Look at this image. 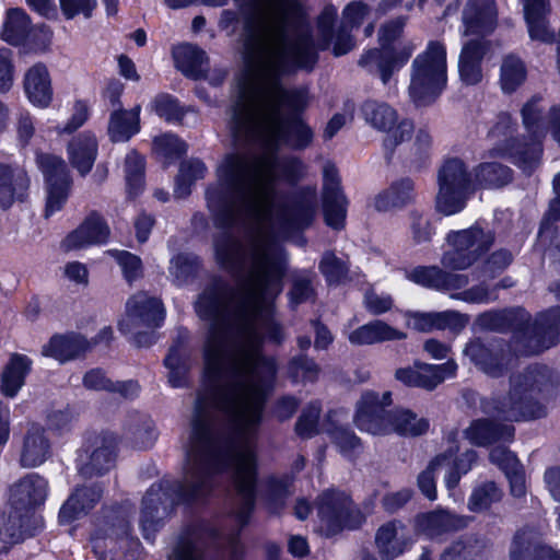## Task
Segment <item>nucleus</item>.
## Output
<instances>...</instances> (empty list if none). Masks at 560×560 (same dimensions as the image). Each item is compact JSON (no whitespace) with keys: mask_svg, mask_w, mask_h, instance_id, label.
<instances>
[{"mask_svg":"<svg viewBox=\"0 0 560 560\" xmlns=\"http://www.w3.org/2000/svg\"><path fill=\"white\" fill-rule=\"evenodd\" d=\"M307 174L298 158L279 159L233 152L217 168L218 184L207 189V203L218 225L243 218L257 225L256 234L240 240L230 234L214 242L215 258L237 276L231 290L211 287L196 302L199 317L210 320L203 346V376L199 390H268L277 373L275 359L261 355L262 336L284 339L273 318V300L282 291L287 255L269 238L268 226L305 229L315 218L317 191L303 187L282 200L277 185H295Z\"/></svg>","mask_w":560,"mask_h":560,"instance_id":"1","label":"nucleus"},{"mask_svg":"<svg viewBox=\"0 0 560 560\" xmlns=\"http://www.w3.org/2000/svg\"><path fill=\"white\" fill-rule=\"evenodd\" d=\"M316 61L315 48L246 40V68L230 121L236 143L257 141L270 151L280 143L295 150L312 143L314 132L300 117L310 104L308 92L287 90L280 78L295 69L311 70Z\"/></svg>","mask_w":560,"mask_h":560,"instance_id":"2","label":"nucleus"},{"mask_svg":"<svg viewBox=\"0 0 560 560\" xmlns=\"http://www.w3.org/2000/svg\"><path fill=\"white\" fill-rule=\"evenodd\" d=\"M247 40L315 48L300 0H256L255 27Z\"/></svg>","mask_w":560,"mask_h":560,"instance_id":"3","label":"nucleus"},{"mask_svg":"<svg viewBox=\"0 0 560 560\" xmlns=\"http://www.w3.org/2000/svg\"><path fill=\"white\" fill-rule=\"evenodd\" d=\"M550 385L547 368L534 366L510 378L509 392L483 404L488 415L505 421L537 419L545 415L541 396Z\"/></svg>","mask_w":560,"mask_h":560,"instance_id":"4","label":"nucleus"},{"mask_svg":"<svg viewBox=\"0 0 560 560\" xmlns=\"http://www.w3.org/2000/svg\"><path fill=\"white\" fill-rule=\"evenodd\" d=\"M390 404V392H384L382 396L375 392H365L357 405V427L373 435L397 433L402 436H419L428 432V419L404 408L386 411L385 407Z\"/></svg>","mask_w":560,"mask_h":560,"instance_id":"5","label":"nucleus"},{"mask_svg":"<svg viewBox=\"0 0 560 560\" xmlns=\"http://www.w3.org/2000/svg\"><path fill=\"white\" fill-rule=\"evenodd\" d=\"M405 24L404 18H397L382 25L378 31L381 47L366 50L359 59V66L377 75L384 85L390 83L394 74L409 61L417 49V44L411 39L398 42Z\"/></svg>","mask_w":560,"mask_h":560,"instance_id":"6","label":"nucleus"},{"mask_svg":"<svg viewBox=\"0 0 560 560\" xmlns=\"http://www.w3.org/2000/svg\"><path fill=\"white\" fill-rule=\"evenodd\" d=\"M488 155L509 160L526 173L539 164L542 147L538 141H527L517 133V121L509 114L501 113L487 133Z\"/></svg>","mask_w":560,"mask_h":560,"instance_id":"7","label":"nucleus"},{"mask_svg":"<svg viewBox=\"0 0 560 560\" xmlns=\"http://www.w3.org/2000/svg\"><path fill=\"white\" fill-rule=\"evenodd\" d=\"M447 82L446 49L439 42H430L425 50L411 63L408 93L416 106L433 103Z\"/></svg>","mask_w":560,"mask_h":560,"instance_id":"8","label":"nucleus"},{"mask_svg":"<svg viewBox=\"0 0 560 560\" xmlns=\"http://www.w3.org/2000/svg\"><path fill=\"white\" fill-rule=\"evenodd\" d=\"M438 185L436 208L445 215L462 211L467 198L475 191L472 172L457 158L443 162L438 172Z\"/></svg>","mask_w":560,"mask_h":560,"instance_id":"9","label":"nucleus"},{"mask_svg":"<svg viewBox=\"0 0 560 560\" xmlns=\"http://www.w3.org/2000/svg\"><path fill=\"white\" fill-rule=\"evenodd\" d=\"M364 121L374 130L383 132L385 156L389 161L398 145L411 139L413 122L399 115L398 110L386 102L365 101L360 108Z\"/></svg>","mask_w":560,"mask_h":560,"instance_id":"10","label":"nucleus"},{"mask_svg":"<svg viewBox=\"0 0 560 560\" xmlns=\"http://www.w3.org/2000/svg\"><path fill=\"white\" fill-rule=\"evenodd\" d=\"M318 532L327 537L343 529L358 528L364 521L361 511L342 491L328 489L316 501Z\"/></svg>","mask_w":560,"mask_h":560,"instance_id":"11","label":"nucleus"},{"mask_svg":"<svg viewBox=\"0 0 560 560\" xmlns=\"http://www.w3.org/2000/svg\"><path fill=\"white\" fill-rule=\"evenodd\" d=\"M447 242L453 249L442 257V265L450 269H466L471 266L493 243L490 231L474 226L468 230L451 232Z\"/></svg>","mask_w":560,"mask_h":560,"instance_id":"12","label":"nucleus"},{"mask_svg":"<svg viewBox=\"0 0 560 560\" xmlns=\"http://www.w3.org/2000/svg\"><path fill=\"white\" fill-rule=\"evenodd\" d=\"M36 164L46 180L45 217L48 218L60 211L65 206L71 189V177L66 162L57 155L38 152Z\"/></svg>","mask_w":560,"mask_h":560,"instance_id":"13","label":"nucleus"},{"mask_svg":"<svg viewBox=\"0 0 560 560\" xmlns=\"http://www.w3.org/2000/svg\"><path fill=\"white\" fill-rule=\"evenodd\" d=\"M164 317L165 312L160 300L145 292H138L128 299L126 313L118 328L122 334H131L138 328L152 329L159 327Z\"/></svg>","mask_w":560,"mask_h":560,"instance_id":"14","label":"nucleus"},{"mask_svg":"<svg viewBox=\"0 0 560 560\" xmlns=\"http://www.w3.org/2000/svg\"><path fill=\"white\" fill-rule=\"evenodd\" d=\"M560 307L540 313L532 327H527L516 349L525 355L537 354L559 341Z\"/></svg>","mask_w":560,"mask_h":560,"instance_id":"15","label":"nucleus"},{"mask_svg":"<svg viewBox=\"0 0 560 560\" xmlns=\"http://www.w3.org/2000/svg\"><path fill=\"white\" fill-rule=\"evenodd\" d=\"M323 210L327 225L339 230L343 228L347 213V198L340 187V177L336 166L329 162L323 168Z\"/></svg>","mask_w":560,"mask_h":560,"instance_id":"16","label":"nucleus"},{"mask_svg":"<svg viewBox=\"0 0 560 560\" xmlns=\"http://www.w3.org/2000/svg\"><path fill=\"white\" fill-rule=\"evenodd\" d=\"M457 364L448 360L443 364H428L416 362L413 366L396 370L395 377L406 386L434 389L446 378L455 376Z\"/></svg>","mask_w":560,"mask_h":560,"instance_id":"17","label":"nucleus"},{"mask_svg":"<svg viewBox=\"0 0 560 560\" xmlns=\"http://www.w3.org/2000/svg\"><path fill=\"white\" fill-rule=\"evenodd\" d=\"M47 493V480L36 472H31L11 486L9 503L15 511L33 514L36 508L44 504Z\"/></svg>","mask_w":560,"mask_h":560,"instance_id":"18","label":"nucleus"},{"mask_svg":"<svg viewBox=\"0 0 560 560\" xmlns=\"http://www.w3.org/2000/svg\"><path fill=\"white\" fill-rule=\"evenodd\" d=\"M542 529L526 526L520 529L510 549V560H560V551L541 542Z\"/></svg>","mask_w":560,"mask_h":560,"instance_id":"19","label":"nucleus"},{"mask_svg":"<svg viewBox=\"0 0 560 560\" xmlns=\"http://www.w3.org/2000/svg\"><path fill=\"white\" fill-rule=\"evenodd\" d=\"M498 24L495 0H468L463 11L464 36L491 34Z\"/></svg>","mask_w":560,"mask_h":560,"instance_id":"20","label":"nucleus"},{"mask_svg":"<svg viewBox=\"0 0 560 560\" xmlns=\"http://www.w3.org/2000/svg\"><path fill=\"white\" fill-rule=\"evenodd\" d=\"M114 446L115 441L112 436H95L79 456L80 474L93 477L107 472L114 465Z\"/></svg>","mask_w":560,"mask_h":560,"instance_id":"21","label":"nucleus"},{"mask_svg":"<svg viewBox=\"0 0 560 560\" xmlns=\"http://www.w3.org/2000/svg\"><path fill=\"white\" fill-rule=\"evenodd\" d=\"M51 454V444L46 431L39 424L32 423L22 436L19 463L24 468H34L44 464Z\"/></svg>","mask_w":560,"mask_h":560,"instance_id":"22","label":"nucleus"},{"mask_svg":"<svg viewBox=\"0 0 560 560\" xmlns=\"http://www.w3.org/2000/svg\"><path fill=\"white\" fill-rule=\"evenodd\" d=\"M109 234L106 221L98 213L92 212L63 240L62 246L72 250L103 244L107 242Z\"/></svg>","mask_w":560,"mask_h":560,"instance_id":"23","label":"nucleus"},{"mask_svg":"<svg viewBox=\"0 0 560 560\" xmlns=\"http://www.w3.org/2000/svg\"><path fill=\"white\" fill-rule=\"evenodd\" d=\"M407 278L422 287L438 291L460 290L469 283L466 275L446 272L436 266H420L407 273Z\"/></svg>","mask_w":560,"mask_h":560,"instance_id":"24","label":"nucleus"},{"mask_svg":"<svg viewBox=\"0 0 560 560\" xmlns=\"http://www.w3.org/2000/svg\"><path fill=\"white\" fill-rule=\"evenodd\" d=\"M490 49V42L485 38L467 40L458 59L460 79L468 85L478 84L482 80L481 61Z\"/></svg>","mask_w":560,"mask_h":560,"instance_id":"25","label":"nucleus"},{"mask_svg":"<svg viewBox=\"0 0 560 560\" xmlns=\"http://www.w3.org/2000/svg\"><path fill=\"white\" fill-rule=\"evenodd\" d=\"M30 178L19 167L0 163V208L7 210L27 196Z\"/></svg>","mask_w":560,"mask_h":560,"instance_id":"26","label":"nucleus"},{"mask_svg":"<svg viewBox=\"0 0 560 560\" xmlns=\"http://www.w3.org/2000/svg\"><path fill=\"white\" fill-rule=\"evenodd\" d=\"M369 14V5L360 1H353L343 9L342 23L336 32L334 43L335 56H342L354 47V40L350 34V30L361 26Z\"/></svg>","mask_w":560,"mask_h":560,"instance_id":"27","label":"nucleus"},{"mask_svg":"<svg viewBox=\"0 0 560 560\" xmlns=\"http://www.w3.org/2000/svg\"><path fill=\"white\" fill-rule=\"evenodd\" d=\"M24 90L35 106L45 108L52 101V88L48 69L43 63L34 65L24 75Z\"/></svg>","mask_w":560,"mask_h":560,"instance_id":"28","label":"nucleus"},{"mask_svg":"<svg viewBox=\"0 0 560 560\" xmlns=\"http://www.w3.org/2000/svg\"><path fill=\"white\" fill-rule=\"evenodd\" d=\"M468 516L456 515L446 510H435L418 518L420 529L430 537L453 533L468 526Z\"/></svg>","mask_w":560,"mask_h":560,"instance_id":"29","label":"nucleus"},{"mask_svg":"<svg viewBox=\"0 0 560 560\" xmlns=\"http://www.w3.org/2000/svg\"><path fill=\"white\" fill-rule=\"evenodd\" d=\"M31 369L32 360L28 357L13 353L1 373L0 393L7 398L16 397Z\"/></svg>","mask_w":560,"mask_h":560,"instance_id":"30","label":"nucleus"},{"mask_svg":"<svg viewBox=\"0 0 560 560\" xmlns=\"http://www.w3.org/2000/svg\"><path fill=\"white\" fill-rule=\"evenodd\" d=\"M406 334L388 325L384 320L375 319L364 324L348 335V340L354 346H368L385 341L402 340Z\"/></svg>","mask_w":560,"mask_h":560,"instance_id":"31","label":"nucleus"},{"mask_svg":"<svg viewBox=\"0 0 560 560\" xmlns=\"http://www.w3.org/2000/svg\"><path fill=\"white\" fill-rule=\"evenodd\" d=\"M97 156V141L93 133L83 132L68 144V158L71 165L85 176L93 167Z\"/></svg>","mask_w":560,"mask_h":560,"instance_id":"32","label":"nucleus"},{"mask_svg":"<svg viewBox=\"0 0 560 560\" xmlns=\"http://www.w3.org/2000/svg\"><path fill=\"white\" fill-rule=\"evenodd\" d=\"M466 439L474 445L486 446L497 441H509L514 435L511 424H497L488 419H478L465 430Z\"/></svg>","mask_w":560,"mask_h":560,"instance_id":"33","label":"nucleus"},{"mask_svg":"<svg viewBox=\"0 0 560 560\" xmlns=\"http://www.w3.org/2000/svg\"><path fill=\"white\" fill-rule=\"evenodd\" d=\"M139 105L130 110L121 107L113 109L108 120L107 132L113 142H127L140 131Z\"/></svg>","mask_w":560,"mask_h":560,"instance_id":"34","label":"nucleus"},{"mask_svg":"<svg viewBox=\"0 0 560 560\" xmlns=\"http://www.w3.org/2000/svg\"><path fill=\"white\" fill-rule=\"evenodd\" d=\"M102 497L98 487L77 488L69 499L63 503L59 512L61 523H71L93 509Z\"/></svg>","mask_w":560,"mask_h":560,"instance_id":"35","label":"nucleus"},{"mask_svg":"<svg viewBox=\"0 0 560 560\" xmlns=\"http://www.w3.org/2000/svg\"><path fill=\"white\" fill-rule=\"evenodd\" d=\"M173 58L176 68L188 78L199 79L208 70L206 52L191 44H182L173 48Z\"/></svg>","mask_w":560,"mask_h":560,"instance_id":"36","label":"nucleus"},{"mask_svg":"<svg viewBox=\"0 0 560 560\" xmlns=\"http://www.w3.org/2000/svg\"><path fill=\"white\" fill-rule=\"evenodd\" d=\"M33 514L15 511L10 506L0 520V539L4 544L13 545L23 541L33 535Z\"/></svg>","mask_w":560,"mask_h":560,"instance_id":"37","label":"nucleus"},{"mask_svg":"<svg viewBox=\"0 0 560 560\" xmlns=\"http://www.w3.org/2000/svg\"><path fill=\"white\" fill-rule=\"evenodd\" d=\"M404 529L398 521H390L377 529L375 544L383 558L390 560L404 552L407 545Z\"/></svg>","mask_w":560,"mask_h":560,"instance_id":"38","label":"nucleus"},{"mask_svg":"<svg viewBox=\"0 0 560 560\" xmlns=\"http://www.w3.org/2000/svg\"><path fill=\"white\" fill-rule=\"evenodd\" d=\"M125 438L136 448L151 447L158 438L154 422L147 415H130L125 423Z\"/></svg>","mask_w":560,"mask_h":560,"instance_id":"39","label":"nucleus"},{"mask_svg":"<svg viewBox=\"0 0 560 560\" xmlns=\"http://www.w3.org/2000/svg\"><path fill=\"white\" fill-rule=\"evenodd\" d=\"M415 198V185L410 178H401L393 183L387 189L380 192L374 199L378 211L401 208Z\"/></svg>","mask_w":560,"mask_h":560,"instance_id":"40","label":"nucleus"},{"mask_svg":"<svg viewBox=\"0 0 560 560\" xmlns=\"http://www.w3.org/2000/svg\"><path fill=\"white\" fill-rule=\"evenodd\" d=\"M464 352L482 372L492 377L502 375L505 370L504 357L494 354L480 340L470 341Z\"/></svg>","mask_w":560,"mask_h":560,"instance_id":"41","label":"nucleus"},{"mask_svg":"<svg viewBox=\"0 0 560 560\" xmlns=\"http://www.w3.org/2000/svg\"><path fill=\"white\" fill-rule=\"evenodd\" d=\"M540 94L533 95L521 108L523 126L526 129L529 141H538L545 137L547 128L544 120L545 107Z\"/></svg>","mask_w":560,"mask_h":560,"instance_id":"42","label":"nucleus"},{"mask_svg":"<svg viewBox=\"0 0 560 560\" xmlns=\"http://www.w3.org/2000/svg\"><path fill=\"white\" fill-rule=\"evenodd\" d=\"M88 348V341L78 335L54 336L43 347L42 353L59 362H66L79 355Z\"/></svg>","mask_w":560,"mask_h":560,"instance_id":"43","label":"nucleus"},{"mask_svg":"<svg viewBox=\"0 0 560 560\" xmlns=\"http://www.w3.org/2000/svg\"><path fill=\"white\" fill-rule=\"evenodd\" d=\"M410 324L418 331H431L433 329L455 328L464 324L463 316L455 311L416 312L410 315Z\"/></svg>","mask_w":560,"mask_h":560,"instance_id":"44","label":"nucleus"},{"mask_svg":"<svg viewBox=\"0 0 560 560\" xmlns=\"http://www.w3.org/2000/svg\"><path fill=\"white\" fill-rule=\"evenodd\" d=\"M527 79V67L522 58L514 54L506 55L500 67V88L504 94L516 92Z\"/></svg>","mask_w":560,"mask_h":560,"instance_id":"45","label":"nucleus"},{"mask_svg":"<svg viewBox=\"0 0 560 560\" xmlns=\"http://www.w3.org/2000/svg\"><path fill=\"white\" fill-rule=\"evenodd\" d=\"M475 190L478 187L497 188L512 180V170L500 163L485 162L472 171Z\"/></svg>","mask_w":560,"mask_h":560,"instance_id":"46","label":"nucleus"},{"mask_svg":"<svg viewBox=\"0 0 560 560\" xmlns=\"http://www.w3.org/2000/svg\"><path fill=\"white\" fill-rule=\"evenodd\" d=\"M31 21L21 9H10L3 24L2 38L12 45H19L31 35Z\"/></svg>","mask_w":560,"mask_h":560,"instance_id":"47","label":"nucleus"},{"mask_svg":"<svg viewBox=\"0 0 560 560\" xmlns=\"http://www.w3.org/2000/svg\"><path fill=\"white\" fill-rule=\"evenodd\" d=\"M448 459L442 462L440 467L447 468V475L445 477V483L450 490V494L454 495L453 491L457 487L460 476L466 474L471 464L476 460L477 455L474 451L466 452L460 458H454V453L444 454Z\"/></svg>","mask_w":560,"mask_h":560,"instance_id":"48","label":"nucleus"},{"mask_svg":"<svg viewBox=\"0 0 560 560\" xmlns=\"http://www.w3.org/2000/svg\"><path fill=\"white\" fill-rule=\"evenodd\" d=\"M125 177L128 194L136 196L144 183V159L136 151H130L125 159Z\"/></svg>","mask_w":560,"mask_h":560,"instance_id":"49","label":"nucleus"},{"mask_svg":"<svg viewBox=\"0 0 560 560\" xmlns=\"http://www.w3.org/2000/svg\"><path fill=\"white\" fill-rule=\"evenodd\" d=\"M167 487L163 483L153 485L142 500L141 511V525L143 530L152 528L155 524V514L159 511V505L163 503V498L166 495Z\"/></svg>","mask_w":560,"mask_h":560,"instance_id":"50","label":"nucleus"},{"mask_svg":"<svg viewBox=\"0 0 560 560\" xmlns=\"http://www.w3.org/2000/svg\"><path fill=\"white\" fill-rule=\"evenodd\" d=\"M501 490L492 481L485 482L477 487L468 501V509L472 512H481L491 506L492 503L500 501Z\"/></svg>","mask_w":560,"mask_h":560,"instance_id":"51","label":"nucleus"},{"mask_svg":"<svg viewBox=\"0 0 560 560\" xmlns=\"http://www.w3.org/2000/svg\"><path fill=\"white\" fill-rule=\"evenodd\" d=\"M186 150V143L172 133H164L153 140V151L165 161L179 158Z\"/></svg>","mask_w":560,"mask_h":560,"instance_id":"52","label":"nucleus"},{"mask_svg":"<svg viewBox=\"0 0 560 560\" xmlns=\"http://www.w3.org/2000/svg\"><path fill=\"white\" fill-rule=\"evenodd\" d=\"M550 12L527 13L524 15L530 39L552 43L555 33L549 28L547 16Z\"/></svg>","mask_w":560,"mask_h":560,"instance_id":"53","label":"nucleus"},{"mask_svg":"<svg viewBox=\"0 0 560 560\" xmlns=\"http://www.w3.org/2000/svg\"><path fill=\"white\" fill-rule=\"evenodd\" d=\"M313 280L314 275L310 271L303 270L294 273L292 280V288L289 293L290 302L292 305L301 304L313 298Z\"/></svg>","mask_w":560,"mask_h":560,"instance_id":"54","label":"nucleus"},{"mask_svg":"<svg viewBox=\"0 0 560 560\" xmlns=\"http://www.w3.org/2000/svg\"><path fill=\"white\" fill-rule=\"evenodd\" d=\"M319 270L329 284H338L347 278L348 266L332 253L327 252L319 262Z\"/></svg>","mask_w":560,"mask_h":560,"instance_id":"55","label":"nucleus"},{"mask_svg":"<svg viewBox=\"0 0 560 560\" xmlns=\"http://www.w3.org/2000/svg\"><path fill=\"white\" fill-rule=\"evenodd\" d=\"M320 406L317 402H311L304 408L295 424V432L303 439L314 436L317 432Z\"/></svg>","mask_w":560,"mask_h":560,"instance_id":"56","label":"nucleus"},{"mask_svg":"<svg viewBox=\"0 0 560 560\" xmlns=\"http://www.w3.org/2000/svg\"><path fill=\"white\" fill-rule=\"evenodd\" d=\"M288 373L294 381L313 382L318 377L319 366L314 360L300 355L290 361Z\"/></svg>","mask_w":560,"mask_h":560,"instance_id":"57","label":"nucleus"},{"mask_svg":"<svg viewBox=\"0 0 560 560\" xmlns=\"http://www.w3.org/2000/svg\"><path fill=\"white\" fill-rule=\"evenodd\" d=\"M109 253L119 264L124 277L129 283L142 276V261L137 255L126 250H110Z\"/></svg>","mask_w":560,"mask_h":560,"instance_id":"58","label":"nucleus"},{"mask_svg":"<svg viewBox=\"0 0 560 560\" xmlns=\"http://www.w3.org/2000/svg\"><path fill=\"white\" fill-rule=\"evenodd\" d=\"M197 266V260L194 257L177 255L171 260L170 275L174 282L180 285L195 273Z\"/></svg>","mask_w":560,"mask_h":560,"instance_id":"59","label":"nucleus"},{"mask_svg":"<svg viewBox=\"0 0 560 560\" xmlns=\"http://www.w3.org/2000/svg\"><path fill=\"white\" fill-rule=\"evenodd\" d=\"M445 455L436 456L418 477V487L429 500L434 501L438 497L434 471L440 468L442 462L447 460Z\"/></svg>","mask_w":560,"mask_h":560,"instance_id":"60","label":"nucleus"},{"mask_svg":"<svg viewBox=\"0 0 560 560\" xmlns=\"http://www.w3.org/2000/svg\"><path fill=\"white\" fill-rule=\"evenodd\" d=\"M165 366L170 370L168 382L173 387H183L187 383L188 369L182 363L179 352L176 348L171 349L165 358Z\"/></svg>","mask_w":560,"mask_h":560,"instance_id":"61","label":"nucleus"},{"mask_svg":"<svg viewBox=\"0 0 560 560\" xmlns=\"http://www.w3.org/2000/svg\"><path fill=\"white\" fill-rule=\"evenodd\" d=\"M337 18V9L334 5H326L317 20L318 31L322 36L320 49H326L330 43H335L336 33L332 26Z\"/></svg>","mask_w":560,"mask_h":560,"instance_id":"62","label":"nucleus"},{"mask_svg":"<svg viewBox=\"0 0 560 560\" xmlns=\"http://www.w3.org/2000/svg\"><path fill=\"white\" fill-rule=\"evenodd\" d=\"M153 110L167 121H179L183 118V110L175 98L170 95H159L152 103Z\"/></svg>","mask_w":560,"mask_h":560,"instance_id":"63","label":"nucleus"},{"mask_svg":"<svg viewBox=\"0 0 560 560\" xmlns=\"http://www.w3.org/2000/svg\"><path fill=\"white\" fill-rule=\"evenodd\" d=\"M479 541L467 538L453 544L441 557V560H469L477 555Z\"/></svg>","mask_w":560,"mask_h":560,"instance_id":"64","label":"nucleus"}]
</instances>
